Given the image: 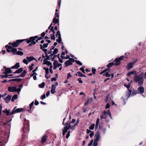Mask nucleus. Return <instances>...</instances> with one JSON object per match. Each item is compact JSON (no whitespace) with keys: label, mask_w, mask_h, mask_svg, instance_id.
<instances>
[{"label":"nucleus","mask_w":146,"mask_h":146,"mask_svg":"<svg viewBox=\"0 0 146 146\" xmlns=\"http://www.w3.org/2000/svg\"><path fill=\"white\" fill-rule=\"evenodd\" d=\"M124 86L127 88L128 90H129V88L130 87V83H129L127 85L126 84H124Z\"/></svg>","instance_id":"45"},{"label":"nucleus","mask_w":146,"mask_h":146,"mask_svg":"<svg viewBox=\"0 0 146 146\" xmlns=\"http://www.w3.org/2000/svg\"><path fill=\"white\" fill-rule=\"evenodd\" d=\"M45 85V83L44 82H43L42 83L38 85V86L39 88H43Z\"/></svg>","instance_id":"36"},{"label":"nucleus","mask_w":146,"mask_h":146,"mask_svg":"<svg viewBox=\"0 0 146 146\" xmlns=\"http://www.w3.org/2000/svg\"><path fill=\"white\" fill-rule=\"evenodd\" d=\"M110 117V118H111V113L110 112V110H108L107 111V113Z\"/></svg>","instance_id":"53"},{"label":"nucleus","mask_w":146,"mask_h":146,"mask_svg":"<svg viewBox=\"0 0 146 146\" xmlns=\"http://www.w3.org/2000/svg\"><path fill=\"white\" fill-rule=\"evenodd\" d=\"M84 66H83L81 68H80V70L83 73L85 74V70L84 69Z\"/></svg>","instance_id":"41"},{"label":"nucleus","mask_w":146,"mask_h":146,"mask_svg":"<svg viewBox=\"0 0 146 146\" xmlns=\"http://www.w3.org/2000/svg\"><path fill=\"white\" fill-rule=\"evenodd\" d=\"M75 62L77 64L80 65H82V63L79 60H75Z\"/></svg>","instance_id":"46"},{"label":"nucleus","mask_w":146,"mask_h":146,"mask_svg":"<svg viewBox=\"0 0 146 146\" xmlns=\"http://www.w3.org/2000/svg\"><path fill=\"white\" fill-rule=\"evenodd\" d=\"M133 82L136 83L138 82L139 86L143 85V77L142 75H140L139 76L135 74L134 77ZM144 88L143 87L140 86L138 88L137 91L140 94H142L144 92Z\"/></svg>","instance_id":"1"},{"label":"nucleus","mask_w":146,"mask_h":146,"mask_svg":"<svg viewBox=\"0 0 146 146\" xmlns=\"http://www.w3.org/2000/svg\"><path fill=\"white\" fill-rule=\"evenodd\" d=\"M37 38L36 36H32L29 38V39H28V43H32V44H33L34 45H35L36 43V42H35V40Z\"/></svg>","instance_id":"7"},{"label":"nucleus","mask_w":146,"mask_h":146,"mask_svg":"<svg viewBox=\"0 0 146 146\" xmlns=\"http://www.w3.org/2000/svg\"><path fill=\"white\" fill-rule=\"evenodd\" d=\"M51 36V39L52 40H55V36L54 34H51L50 35Z\"/></svg>","instance_id":"42"},{"label":"nucleus","mask_w":146,"mask_h":146,"mask_svg":"<svg viewBox=\"0 0 146 146\" xmlns=\"http://www.w3.org/2000/svg\"><path fill=\"white\" fill-rule=\"evenodd\" d=\"M96 69L94 67L92 68V74L94 75L95 74Z\"/></svg>","instance_id":"43"},{"label":"nucleus","mask_w":146,"mask_h":146,"mask_svg":"<svg viewBox=\"0 0 146 146\" xmlns=\"http://www.w3.org/2000/svg\"><path fill=\"white\" fill-rule=\"evenodd\" d=\"M70 131H69L68 132L66 136V139H68V138L69 137V136H70Z\"/></svg>","instance_id":"56"},{"label":"nucleus","mask_w":146,"mask_h":146,"mask_svg":"<svg viewBox=\"0 0 146 146\" xmlns=\"http://www.w3.org/2000/svg\"><path fill=\"white\" fill-rule=\"evenodd\" d=\"M22 79L21 78H14V79H10L9 81H8V82H9L10 81H16L17 82H20L22 81Z\"/></svg>","instance_id":"17"},{"label":"nucleus","mask_w":146,"mask_h":146,"mask_svg":"<svg viewBox=\"0 0 146 146\" xmlns=\"http://www.w3.org/2000/svg\"><path fill=\"white\" fill-rule=\"evenodd\" d=\"M57 55H54L51 59V60L52 61H54L55 60H54V59L57 57Z\"/></svg>","instance_id":"57"},{"label":"nucleus","mask_w":146,"mask_h":146,"mask_svg":"<svg viewBox=\"0 0 146 146\" xmlns=\"http://www.w3.org/2000/svg\"><path fill=\"white\" fill-rule=\"evenodd\" d=\"M110 107V105L109 103H107L105 107V109H108Z\"/></svg>","instance_id":"54"},{"label":"nucleus","mask_w":146,"mask_h":146,"mask_svg":"<svg viewBox=\"0 0 146 146\" xmlns=\"http://www.w3.org/2000/svg\"><path fill=\"white\" fill-rule=\"evenodd\" d=\"M78 80L80 83H83V81L82 80L81 78H78Z\"/></svg>","instance_id":"63"},{"label":"nucleus","mask_w":146,"mask_h":146,"mask_svg":"<svg viewBox=\"0 0 146 146\" xmlns=\"http://www.w3.org/2000/svg\"><path fill=\"white\" fill-rule=\"evenodd\" d=\"M43 69L45 70V73L46 74V75H45V77L47 78V79H48L50 76V75L49 76H47L46 75H48L49 74V69L48 68H46L45 67H44L43 68Z\"/></svg>","instance_id":"14"},{"label":"nucleus","mask_w":146,"mask_h":146,"mask_svg":"<svg viewBox=\"0 0 146 146\" xmlns=\"http://www.w3.org/2000/svg\"><path fill=\"white\" fill-rule=\"evenodd\" d=\"M54 27L53 26L51 27V28L50 29V31L49 32V33L50 32V31H52L53 33L52 34H54L55 33V32L54 31L55 30L54 29Z\"/></svg>","instance_id":"39"},{"label":"nucleus","mask_w":146,"mask_h":146,"mask_svg":"<svg viewBox=\"0 0 146 146\" xmlns=\"http://www.w3.org/2000/svg\"><path fill=\"white\" fill-rule=\"evenodd\" d=\"M58 49L57 48H55L54 50V51L53 52V53L54 54H56L58 52Z\"/></svg>","instance_id":"50"},{"label":"nucleus","mask_w":146,"mask_h":146,"mask_svg":"<svg viewBox=\"0 0 146 146\" xmlns=\"http://www.w3.org/2000/svg\"><path fill=\"white\" fill-rule=\"evenodd\" d=\"M52 65L50 66L49 70H50V72L51 73V74L53 73V71L52 69Z\"/></svg>","instance_id":"51"},{"label":"nucleus","mask_w":146,"mask_h":146,"mask_svg":"<svg viewBox=\"0 0 146 146\" xmlns=\"http://www.w3.org/2000/svg\"><path fill=\"white\" fill-rule=\"evenodd\" d=\"M5 48H6V51L8 52H12L13 54V51L14 49L15 48H13V47L10 45H7L5 46Z\"/></svg>","instance_id":"8"},{"label":"nucleus","mask_w":146,"mask_h":146,"mask_svg":"<svg viewBox=\"0 0 146 146\" xmlns=\"http://www.w3.org/2000/svg\"><path fill=\"white\" fill-rule=\"evenodd\" d=\"M27 120L25 119L23 127L22 128V131L23 133H25L26 132L27 130V122H26Z\"/></svg>","instance_id":"11"},{"label":"nucleus","mask_w":146,"mask_h":146,"mask_svg":"<svg viewBox=\"0 0 146 146\" xmlns=\"http://www.w3.org/2000/svg\"><path fill=\"white\" fill-rule=\"evenodd\" d=\"M0 77H1L3 78H8V75L7 74H5V75H0Z\"/></svg>","instance_id":"48"},{"label":"nucleus","mask_w":146,"mask_h":146,"mask_svg":"<svg viewBox=\"0 0 146 146\" xmlns=\"http://www.w3.org/2000/svg\"><path fill=\"white\" fill-rule=\"evenodd\" d=\"M40 48L42 50L44 51L45 54H46V53H47V49L44 48V47H43L42 45V44H40Z\"/></svg>","instance_id":"29"},{"label":"nucleus","mask_w":146,"mask_h":146,"mask_svg":"<svg viewBox=\"0 0 146 146\" xmlns=\"http://www.w3.org/2000/svg\"><path fill=\"white\" fill-rule=\"evenodd\" d=\"M139 93V92H138V91L137 90H134L133 91L131 95H135L136 94H138Z\"/></svg>","instance_id":"38"},{"label":"nucleus","mask_w":146,"mask_h":146,"mask_svg":"<svg viewBox=\"0 0 146 146\" xmlns=\"http://www.w3.org/2000/svg\"><path fill=\"white\" fill-rule=\"evenodd\" d=\"M17 108V106H15L14 108V109L11 112V114H14L17 113H20L22 111L24 110L22 108L16 109Z\"/></svg>","instance_id":"6"},{"label":"nucleus","mask_w":146,"mask_h":146,"mask_svg":"<svg viewBox=\"0 0 146 146\" xmlns=\"http://www.w3.org/2000/svg\"><path fill=\"white\" fill-rule=\"evenodd\" d=\"M82 74L81 72H77V74H76L75 75L76 76L78 75L80 77H81Z\"/></svg>","instance_id":"44"},{"label":"nucleus","mask_w":146,"mask_h":146,"mask_svg":"<svg viewBox=\"0 0 146 146\" xmlns=\"http://www.w3.org/2000/svg\"><path fill=\"white\" fill-rule=\"evenodd\" d=\"M45 34H46V33H45L44 32L41 34V36L43 38L45 36Z\"/></svg>","instance_id":"62"},{"label":"nucleus","mask_w":146,"mask_h":146,"mask_svg":"<svg viewBox=\"0 0 146 146\" xmlns=\"http://www.w3.org/2000/svg\"><path fill=\"white\" fill-rule=\"evenodd\" d=\"M48 45V43H46V44H43V47H44V48H46Z\"/></svg>","instance_id":"55"},{"label":"nucleus","mask_w":146,"mask_h":146,"mask_svg":"<svg viewBox=\"0 0 146 146\" xmlns=\"http://www.w3.org/2000/svg\"><path fill=\"white\" fill-rule=\"evenodd\" d=\"M114 63L113 62H110L107 65V67L108 68H109L112 67L113 65H114Z\"/></svg>","instance_id":"34"},{"label":"nucleus","mask_w":146,"mask_h":146,"mask_svg":"<svg viewBox=\"0 0 146 146\" xmlns=\"http://www.w3.org/2000/svg\"><path fill=\"white\" fill-rule=\"evenodd\" d=\"M56 35L57 37L58 36V39L56 40L57 42H58L59 43H60L62 41V39L60 32L59 30L57 31Z\"/></svg>","instance_id":"9"},{"label":"nucleus","mask_w":146,"mask_h":146,"mask_svg":"<svg viewBox=\"0 0 146 146\" xmlns=\"http://www.w3.org/2000/svg\"><path fill=\"white\" fill-rule=\"evenodd\" d=\"M111 70L110 69V68H107L105 69V70H103V71L101 72L99 74H102L105 73V72H107V71L109 72Z\"/></svg>","instance_id":"26"},{"label":"nucleus","mask_w":146,"mask_h":146,"mask_svg":"<svg viewBox=\"0 0 146 146\" xmlns=\"http://www.w3.org/2000/svg\"><path fill=\"white\" fill-rule=\"evenodd\" d=\"M59 22V20L58 19L56 18V17H54L53 19V22L54 23V25L55 24L58 23Z\"/></svg>","instance_id":"27"},{"label":"nucleus","mask_w":146,"mask_h":146,"mask_svg":"<svg viewBox=\"0 0 146 146\" xmlns=\"http://www.w3.org/2000/svg\"><path fill=\"white\" fill-rule=\"evenodd\" d=\"M33 60H36V59L33 56L28 57V62H30Z\"/></svg>","instance_id":"33"},{"label":"nucleus","mask_w":146,"mask_h":146,"mask_svg":"<svg viewBox=\"0 0 146 146\" xmlns=\"http://www.w3.org/2000/svg\"><path fill=\"white\" fill-rule=\"evenodd\" d=\"M8 91L10 92H17L19 94L21 91V89L20 88H17L16 86H9L8 88Z\"/></svg>","instance_id":"3"},{"label":"nucleus","mask_w":146,"mask_h":146,"mask_svg":"<svg viewBox=\"0 0 146 146\" xmlns=\"http://www.w3.org/2000/svg\"><path fill=\"white\" fill-rule=\"evenodd\" d=\"M93 142V140H91L89 143L88 144V146H91L92 145Z\"/></svg>","instance_id":"61"},{"label":"nucleus","mask_w":146,"mask_h":146,"mask_svg":"<svg viewBox=\"0 0 146 146\" xmlns=\"http://www.w3.org/2000/svg\"><path fill=\"white\" fill-rule=\"evenodd\" d=\"M11 98V95H8L5 98H4V99L6 103H8L10 101Z\"/></svg>","instance_id":"15"},{"label":"nucleus","mask_w":146,"mask_h":146,"mask_svg":"<svg viewBox=\"0 0 146 146\" xmlns=\"http://www.w3.org/2000/svg\"><path fill=\"white\" fill-rule=\"evenodd\" d=\"M64 63L66 67H67L69 65L72 64V63L70 62L69 60L66 61Z\"/></svg>","instance_id":"21"},{"label":"nucleus","mask_w":146,"mask_h":146,"mask_svg":"<svg viewBox=\"0 0 146 146\" xmlns=\"http://www.w3.org/2000/svg\"><path fill=\"white\" fill-rule=\"evenodd\" d=\"M58 61L57 60H55L54 62L53 63V69L54 70H56L57 66Z\"/></svg>","instance_id":"24"},{"label":"nucleus","mask_w":146,"mask_h":146,"mask_svg":"<svg viewBox=\"0 0 146 146\" xmlns=\"http://www.w3.org/2000/svg\"><path fill=\"white\" fill-rule=\"evenodd\" d=\"M103 75L106 77H109L111 76L110 74L109 73V72H105V73L103 74Z\"/></svg>","instance_id":"35"},{"label":"nucleus","mask_w":146,"mask_h":146,"mask_svg":"<svg viewBox=\"0 0 146 146\" xmlns=\"http://www.w3.org/2000/svg\"><path fill=\"white\" fill-rule=\"evenodd\" d=\"M17 50L16 48L14 49L13 51V54L19 55L20 56H22L23 54V52L22 51H17Z\"/></svg>","instance_id":"10"},{"label":"nucleus","mask_w":146,"mask_h":146,"mask_svg":"<svg viewBox=\"0 0 146 146\" xmlns=\"http://www.w3.org/2000/svg\"><path fill=\"white\" fill-rule=\"evenodd\" d=\"M34 66V64L33 63H32L31 65L29 66V68L30 69V70L31 71L33 69V66Z\"/></svg>","instance_id":"47"},{"label":"nucleus","mask_w":146,"mask_h":146,"mask_svg":"<svg viewBox=\"0 0 146 146\" xmlns=\"http://www.w3.org/2000/svg\"><path fill=\"white\" fill-rule=\"evenodd\" d=\"M3 112L4 113L6 114L7 116H9L11 115H12L13 114H11V112L10 113L9 111H7V109L6 108L3 111Z\"/></svg>","instance_id":"23"},{"label":"nucleus","mask_w":146,"mask_h":146,"mask_svg":"<svg viewBox=\"0 0 146 146\" xmlns=\"http://www.w3.org/2000/svg\"><path fill=\"white\" fill-rule=\"evenodd\" d=\"M95 137L96 138L94 139V140L97 141H99L100 138V133H98L97 132L95 135Z\"/></svg>","instance_id":"19"},{"label":"nucleus","mask_w":146,"mask_h":146,"mask_svg":"<svg viewBox=\"0 0 146 146\" xmlns=\"http://www.w3.org/2000/svg\"><path fill=\"white\" fill-rule=\"evenodd\" d=\"M48 136L46 134L44 135L41 139V143H43L46 141Z\"/></svg>","instance_id":"13"},{"label":"nucleus","mask_w":146,"mask_h":146,"mask_svg":"<svg viewBox=\"0 0 146 146\" xmlns=\"http://www.w3.org/2000/svg\"><path fill=\"white\" fill-rule=\"evenodd\" d=\"M27 73V71L25 70H24L23 72L21 74V77H24L25 76Z\"/></svg>","instance_id":"37"},{"label":"nucleus","mask_w":146,"mask_h":146,"mask_svg":"<svg viewBox=\"0 0 146 146\" xmlns=\"http://www.w3.org/2000/svg\"><path fill=\"white\" fill-rule=\"evenodd\" d=\"M79 120L78 119L77 120L76 123L71 128V129L72 130H74L75 127L79 123Z\"/></svg>","instance_id":"30"},{"label":"nucleus","mask_w":146,"mask_h":146,"mask_svg":"<svg viewBox=\"0 0 146 146\" xmlns=\"http://www.w3.org/2000/svg\"><path fill=\"white\" fill-rule=\"evenodd\" d=\"M25 40L27 42V38L24 39L18 40H16V41L12 43V46L13 48H14V47H17L18 46L19 44Z\"/></svg>","instance_id":"4"},{"label":"nucleus","mask_w":146,"mask_h":146,"mask_svg":"<svg viewBox=\"0 0 146 146\" xmlns=\"http://www.w3.org/2000/svg\"><path fill=\"white\" fill-rule=\"evenodd\" d=\"M34 104V101L32 102L29 105V109L28 110V112H29L30 113H31L32 111L31 110V109L32 107V106Z\"/></svg>","instance_id":"32"},{"label":"nucleus","mask_w":146,"mask_h":146,"mask_svg":"<svg viewBox=\"0 0 146 146\" xmlns=\"http://www.w3.org/2000/svg\"><path fill=\"white\" fill-rule=\"evenodd\" d=\"M43 64L47 65L48 66L52 65L51 63L49 61L43 60Z\"/></svg>","instance_id":"28"},{"label":"nucleus","mask_w":146,"mask_h":146,"mask_svg":"<svg viewBox=\"0 0 146 146\" xmlns=\"http://www.w3.org/2000/svg\"><path fill=\"white\" fill-rule=\"evenodd\" d=\"M69 60L70 61V62H75V60L74 59L72 58H70Z\"/></svg>","instance_id":"59"},{"label":"nucleus","mask_w":146,"mask_h":146,"mask_svg":"<svg viewBox=\"0 0 146 146\" xmlns=\"http://www.w3.org/2000/svg\"><path fill=\"white\" fill-rule=\"evenodd\" d=\"M124 57L127 58V57H124V56H120L119 58H116L114 61V62L115 61V62L114 63V64L116 66H118L120 65L121 64V62L120 61L123 59Z\"/></svg>","instance_id":"5"},{"label":"nucleus","mask_w":146,"mask_h":146,"mask_svg":"<svg viewBox=\"0 0 146 146\" xmlns=\"http://www.w3.org/2000/svg\"><path fill=\"white\" fill-rule=\"evenodd\" d=\"M134 63L130 62L128 64L127 67V68L128 69V70H129L133 67Z\"/></svg>","instance_id":"18"},{"label":"nucleus","mask_w":146,"mask_h":146,"mask_svg":"<svg viewBox=\"0 0 146 146\" xmlns=\"http://www.w3.org/2000/svg\"><path fill=\"white\" fill-rule=\"evenodd\" d=\"M95 126V124H93L89 127V129L90 130H92L94 129Z\"/></svg>","instance_id":"40"},{"label":"nucleus","mask_w":146,"mask_h":146,"mask_svg":"<svg viewBox=\"0 0 146 146\" xmlns=\"http://www.w3.org/2000/svg\"><path fill=\"white\" fill-rule=\"evenodd\" d=\"M71 123L68 121L67 122L65 123L66 126L62 129V135H64L65 133L67 132L68 130L71 128Z\"/></svg>","instance_id":"2"},{"label":"nucleus","mask_w":146,"mask_h":146,"mask_svg":"<svg viewBox=\"0 0 146 146\" xmlns=\"http://www.w3.org/2000/svg\"><path fill=\"white\" fill-rule=\"evenodd\" d=\"M131 90L129 89V90H128V91L127 92H126V96L127 98H128L130 97L131 95Z\"/></svg>","instance_id":"25"},{"label":"nucleus","mask_w":146,"mask_h":146,"mask_svg":"<svg viewBox=\"0 0 146 146\" xmlns=\"http://www.w3.org/2000/svg\"><path fill=\"white\" fill-rule=\"evenodd\" d=\"M56 88V86L55 85L52 84V85L51 89V92L52 94H54L56 92L55 90Z\"/></svg>","instance_id":"16"},{"label":"nucleus","mask_w":146,"mask_h":146,"mask_svg":"<svg viewBox=\"0 0 146 146\" xmlns=\"http://www.w3.org/2000/svg\"><path fill=\"white\" fill-rule=\"evenodd\" d=\"M18 98V95L17 94L14 95L11 99V101L13 102L15 101V100H16Z\"/></svg>","instance_id":"31"},{"label":"nucleus","mask_w":146,"mask_h":146,"mask_svg":"<svg viewBox=\"0 0 146 146\" xmlns=\"http://www.w3.org/2000/svg\"><path fill=\"white\" fill-rule=\"evenodd\" d=\"M98 141L94 140L93 144V146H97L98 145Z\"/></svg>","instance_id":"58"},{"label":"nucleus","mask_w":146,"mask_h":146,"mask_svg":"<svg viewBox=\"0 0 146 146\" xmlns=\"http://www.w3.org/2000/svg\"><path fill=\"white\" fill-rule=\"evenodd\" d=\"M107 115H102L100 116L101 119H106L107 118Z\"/></svg>","instance_id":"49"},{"label":"nucleus","mask_w":146,"mask_h":146,"mask_svg":"<svg viewBox=\"0 0 146 146\" xmlns=\"http://www.w3.org/2000/svg\"><path fill=\"white\" fill-rule=\"evenodd\" d=\"M135 72V71H131L129 72L127 74V76H130L131 74H134V72Z\"/></svg>","instance_id":"52"},{"label":"nucleus","mask_w":146,"mask_h":146,"mask_svg":"<svg viewBox=\"0 0 146 146\" xmlns=\"http://www.w3.org/2000/svg\"><path fill=\"white\" fill-rule=\"evenodd\" d=\"M23 68H20L17 70H16L15 72H13V73H17L19 74L21 73L23 71Z\"/></svg>","instance_id":"22"},{"label":"nucleus","mask_w":146,"mask_h":146,"mask_svg":"<svg viewBox=\"0 0 146 146\" xmlns=\"http://www.w3.org/2000/svg\"><path fill=\"white\" fill-rule=\"evenodd\" d=\"M41 99L43 100L44 99L46 98V96L45 94H44L42 96H41Z\"/></svg>","instance_id":"64"},{"label":"nucleus","mask_w":146,"mask_h":146,"mask_svg":"<svg viewBox=\"0 0 146 146\" xmlns=\"http://www.w3.org/2000/svg\"><path fill=\"white\" fill-rule=\"evenodd\" d=\"M89 99L88 98L85 104L84 105L85 106H86L88 105L89 104Z\"/></svg>","instance_id":"60"},{"label":"nucleus","mask_w":146,"mask_h":146,"mask_svg":"<svg viewBox=\"0 0 146 146\" xmlns=\"http://www.w3.org/2000/svg\"><path fill=\"white\" fill-rule=\"evenodd\" d=\"M5 72L2 73V74H8L13 73V71L11 70L10 68H6L5 69Z\"/></svg>","instance_id":"12"},{"label":"nucleus","mask_w":146,"mask_h":146,"mask_svg":"<svg viewBox=\"0 0 146 146\" xmlns=\"http://www.w3.org/2000/svg\"><path fill=\"white\" fill-rule=\"evenodd\" d=\"M20 67L19 63L17 62L13 66L11 67V68L13 69H18Z\"/></svg>","instance_id":"20"}]
</instances>
